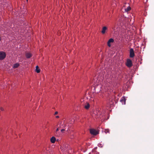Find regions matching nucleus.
Listing matches in <instances>:
<instances>
[{
  "instance_id": "obj_1",
  "label": "nucleus",
  "mask_w": 154,
  "mask_h": 154,
  "mask_svg": "<svg viewBox=\"0 0 154 154\" xmlns=\"http://www.w3.org/2000/svg\"><path fill=\"white\" fill-rule=\"evenodd\" d=\"M126 65L128 67H131L132 66V63L131 60L130 59L127 60Z\"/></svg>"
},
{
  "instance_id": "obj_2",
  "label": "nucleus",
  "mask_w": 154,
  "mask_h": 154,
  "mask_svg": "<svg viewBox=\"0 0 154 154\" xmlns=\"http://www.w3.org/2000/svg\"><path fill=\"white\" fill-rule=\"evenodd\" d=\"M6 57V54L4 52H0V60H2L4 59Z\"/></svg>"
},
{
  "instance_id": "obj_3",
  "label": "nucleus",
  "mask_w": 154,
  "mask_h": 154,
  "mask_svg": "<svg viewBox=\"0 0 154 154\" xmlns=\"http://www.w3.org/2000/svg\"><path fill=\"white\" fill-rule=\"evenodd\" d=\"M134 51L133 49L132 48L130 50V57L133 58L134 56Z\"/></svg>"
},
{
  "instance_id": "obj_4",
  "label": "nucleus",
  "mask_w": 154,
  "mask_h": 154,
  "mask_svg": "<svg viewBox=\"0 0 154 154\" xmlns=\"http://www.w3.org/2000/svg\"><path fill=\"white\" fill-rule=\"evenodd\" d=\"M94 82L95 84V86H97H97H99V85L101 84V81L99 78H98L96 80V82Z\"/></svg>"
},
{
  "instance_id": "obj_5",
  "label": "nucleus",
  "mask_w": 154,
  "mask_h": 154,
  "mask_svg": "<svg viewBox=\"0 0 154 154\" xmlns=\"http://www.w3.org/2000/svg\"><path fill=\"white\" fill-rule=\"evenodd\" d=\"M83 105L84 106V107L86 109H88L90 107V105L89 103L86 102L85 103H84V104L83 103Z\"/></svg>"
},
{
  "instance_id": "obj_6",
  "label": "nucleus",
  "mask_w": 154,
  "mask_h": 154,
  "mask_svg": "<svg viewBox=\"0 0 154 154\" xmlns=\"http://www.w3.org/2000/svg\"><path fill=\"white\" fill-rule=\"evenodd\" d=\"M90 132L91 134L94 135H96L98 134L97 131L94 129H91L90 130Z\"/></svg>"
},
{
  "instance_id": "obj_7",
  "label": "nucleus",
  "mask_w": 154,
  "mask_h": 154,
  "mask_svg": "<svg viewBox=\"0 0 154 154\" xmlns=\"http://www.w3.org/2000/svg\"><path fill=\"white\" fill-rule=\"evenodd\" d=\"M114 42V40L112 38H110L108 41V42H107V45H108V46L110 47L111 46V44H110V43H112V42Z\"/></svg>"
},
{
  "instance_id": "obj_8",
  "label": "nucleus",
  "mask_w": 154,
  "mask_h": 154,
  "mask_svg": "<svg viewBox=\"0 0 154 154\" xmlns=\"http://www.w3.org/2000/svg\"><path fill=\"white\" fill-rule=\"evenodd\" d=\"M107 28L106 27V26L103 27L102 28V30L101 31V33L103 34H104L105 33L106 31L107 30Z\"/></svg>"
},
{
  "instance_id": "obj_9",
  "label": "nucleus",
  "mask_w": 154,
  "mask_h": 154,
  "mask_svg": "<svg viewBox=\"0 0 154 154\" xmlns=\"http://www.w3.org/2000/svg\"><path fill=\"white\" fill-rule=\"evenodd\" d=\"M32 56L31 54L30 53H27L26 54V56L27 58H30Z\"/></svg>"
},
{
  "instance_id": "obj_10",
  "label": "nucleus",
  "mask_w": 154,
  "mask_h": 154,
  "mask_svg": "<svg viewBox=\"0 0 154 154\" xmlns=\"http://www.w3.org/2000/svg\"><path fill=\"white\" fill-rule=\"evenodd\" d=\"M56 140V138L54 137H52L51 139V141L52 143H55Z\"/></svg>"
},
{
  "instance_id": "obj_11",
  "label": "nucleus",
  "mask_w": 154,
  "mask_h": 154,
  "mask_svg": "<svg viewBox=\"0 0 154 154\" xmlns=\"http://www.w3.org/2000/svg\"><path fill=\"white\" fill-rule=\"evenodd\" d=\"M19 64L18 63H16L14 64L13 66V68H16L18 67L19 66Z\"/></svg>"
},
{
  "instance_id": "obj_12",
  "label": "nucleus",
  "mask_w": 154,
  "mask_h": 154,
  "mask_svg": "<svg viewBox=\"0 0 154 154\" xmlns=\"http://www.w3.org/2000/svg\"><path fill=\"white\" fill-rule=\"evenodd\" d=\"M37 73H39L40 72V69H39L38 66H36V69H35Z\"/></svg>"
},
{
  "instance_id": "obj_13",
  "label": "nucleus",
  "mask_w": 154,
  "mask_h": 154,
  "mask_svg": "<svg viewBox=\"0 0 154 154\" xmlns=\"http://www.w3.org/2000/svg\"><path fill=\"white\" fill-rule=\"evenodd\" d=\"M120 101L121 102H122V103L124 102V104H125V100L124 98H122L120 100Z\"/></svg>"
},
{
  "instance_id": "obj_14",
  "label": "nucleus",
  "mask_w": 154,
  "mask_h": 154,
  "mask_svg": "<svg viewBox=\"0 0 154 154\" xmlns=\"http://www.w3.org/2000/svg\"><path fill=\"white\" fill-rule=\"evenodd\" d=\"M131 9V8L129 7L128 6L127 8L126 9H125V11L126 12H128L129 11H130Z\"/></svg>"
},
{
  "instance_id": "obj_15",
  "label": "nucleus",
  "mask_w": 154,
  "mask_h": 154,
  "mask_svg": "<svg viewBox=\"0 0 154 154\" xmlns=\"http://www.w3.org/2000/svg\"><path fill=\"white\" fill-rule=\"evenodd\" d=\"M105 132V133H109V129H106V130Z\"/></svg>"
},
{
  "instance_id": "obj_16",
  "label": "nucleus",
  "mask_w": 154,
  "mask_h": 154,
  "mask_svg": "<svg viewBox=\"0 0 154 154\" xmlns=\"http://www.w3.org/2000/svg\"><path fill=\"white\" fill-rule=\"evenodd\" d=\"M0 109L2 111H4V109L2 107H0Z\"/></svg>"
},
{
  "instance_id": "obj_17",
  "label": "nucleus",
  "mask_w": 154,
  "mask_h": 154,
  "mask_svg": "<svg viewBox=\"0 0 154 154\" xmlns=\"http://www.w3.org/2000/svg\"><path fill=\"white\" fill-rule=\"evenodd\" d=\"M65 130L64 129H62L61 130V132H62V133H63V131H64Z\"/></svg>"
},
{
  "instance_id": "obj_18",
  "label": "nucleus",
  "mask_w": 154,
  "mask_h": 154,
  "mask_svg": "<svg viewBox=\"0 0 154 154\" xmlns=\"http://www.w3.org/2000/svg\"><path fill=\"white\" fill-rule=\"evenodd\" d=\"M58 113V112L56 111V112H55L54 115H57V114Z\"/></svg>"
},
{
  "instance_id": "obj_19",
  "label": "nucleus",
  "mask_w": 154,
  "mask_h": 154,
  "mask_svg": "<svg viewBox=\"0 0 154 154\" xmlns=\"http://www.w3.org/2000/svg\"><path fill=\"white\" fill-rule=\"evenodd\" d=\"M59 130V128H57L56 129V131H57Z\"/></svg>"
},
{
  "instance_id": "obj_20",
  "label": "nucleus",
  "mask_w": 154,
  "mask_h": 154,
  "mask_svg": "<svg viewBox=\"0 0 154 154\" xmlns=\"http://www.w3.org/2000/svg\"><path fill=\"white\" fill-rule=\"evenodd\" d=\"M60 128H61V126H63V125H62V124L61 125L60 124Z\"/></svg>"
},
{
  "instance_id": "obj_21",
  "label": "nucleus",
  "mask_w": 154,
  "mask_h": 154,
  "mask_svg": "<svg viewBox=\"0 0 154 154\" xmlns=\"http://www.w3.org/2000/svg\"><path fill=\"white\" fill-rule=\"evenodd\" d=\"M56 118H58L59 117V116H56Z\"/></svg>"
},
{
  "instance_id": "obj_22",
  "label": "nucleus",
  "mask_w": 154,
  "mask_h": 154,
  "mask_svg": "<svg viewBox=\"0 0 154 154\" xmlns=\"http://www.w3.org/2000/svg\"><path fill=\"white\" fill-rule=\"evenodd\" d=\"M66 126V125H64L63 126L62 128H65V127Z\"/></svg>"
},
{
  "instance_id": "obj_23",
  "label": "nucleus",
  "mask_w": 154,
  "mask_h": 154,
  "mask_svg": "<svg viewBox=\"0 0 154 154\" xmlns=\"http://www.w3.org/2000/svg\"><path fill=\"white\" fill-rule=\"evenodd\" d=\"M28 0H26L27 2H28Z\"/></svg>"
}]
</instances>
